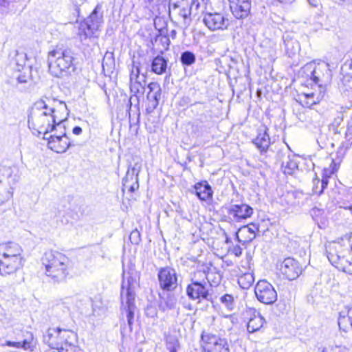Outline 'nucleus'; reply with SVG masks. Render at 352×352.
<instances>
[{
  "label": "nucleus",
  "instance_id": "obj_1",
  "mask_svg": "<svg viewBox=\"0 0 352 352\" xmlns=\"http://www.w3.org/2000/svg\"><path fill=\"white\" fill-rule=\"evenodd\" d=\"M54 108H50L43 100L34 103L28 115V127L35 135L43 133L44 137L56 127H62L63 119L56 114Z\"/></svg>",
  "mask_w": 352,
  "mask_h": 352
},
{
  "label": "nucleus",
  "instance_id": "obj_2",
  "mask_svg": "<svg viewBox=\"0 0 352 352\" xmlns=\"http://www.w3.org/2000/svg\"><path fill=\"white\" fill-rule=\"evenodd\" d=\"M42 263L45 274L55 283H61L71 277L72 261L65 254L57 251H49L44 254Z\"/></svg>",
  "mask_w": 352,
  "mask_h": 352
},
{
  "label": "nucleus",
  "instance_id": "obj_3",
  "mask_svg": "<svg viewBox=\"0 0 352 352\" xmlns=\"http://www.w3.org/2000/svg\"><path fill=\"white\" fill-rule=\"evenodd\" d=\"M74 52L70 49L56 48L48 52L49 72L54 77H67L76 69Z\"/></svg>",
  "mask_w": 352,
  "mask_h": 352
},
{
  "label": "nucleus",
  "instance_id": "obj_4",
  "mask_svg": "<svg viewBox=\"0 0 352 352\" xmlns=\"http://www.w3.org/2000/svg\"><path fill=\"white\" fill-rule=\"evenodd\" d=\"M101 10L102 7L97 6L91 14L80 23L78 34L82 38L91 37L98 30L102 23V16L98 13V10Z\"/></svg>",
  "mask_w": 352,
  "mask_h": 352
},
{
  "label": "nucleus",
  "instance_id": "obj_5",
  "mask_svg": "<svg viewBox=\"0 0 352 352\" xmlns=\"http://www.w3.org/2000/svg\"><path fill=\"white\" fill-rule=\"evenodd\" d=\"M160 287L166 292H173L178 286V274L169 266L162 267L157 273Z\"/></svg>",
  "mask_w": 352,
  "mask_h": 352
},
{
  "label": "nucleus",
  "instance_id": "obj_6",
  "mask_svg": "<svg viewBox=\"0 0 352 352\" xmlns=\"http://www.w3.org/2000/svg\"><path fill=\"white\" fill-rule=\"evenodd\" d=\"M254 293L257 300L265 305H272L277 300L276 291L273 285L265 280H261L256 283Z\"/></svg>",
  "mask_w": 352,
  "mask_h": 352
},
{
  "label": "nucleus",
  "instance_id": "obj_7",
  "mask_svg": "<svg viewBox=\"0 0 352 352\" xmlns=\"http://www.w3.org/2000/svg\"><path fill=\"white\" fill-rule=\"evenodd\" d=\"M210 287L208 281L203 280L202 281L192 280L191 283L186 287V295L192 300H209L211 295L209 294V287Z\"/></svg>",
  "mask_w": 352,
  "mask_h": 352
},
{
  "label": "nucleus",
  "instance_id": "obj_8",
  "mask_svg": "<svg viewBox=\"0 0 352 352\" xmlns=\"http://www.w3.org/2000/svg\"><path fill=\"white\" fill-rule=\"evenodd\" d=\"M202 347L204 352H229L228 344L226 339L215 335L203 333L201 335Z\"/></svg>",
  "mask_w": 352,
  "mask_h": 352
},
{
  "label": "nucleus",
  "instance_id": "obj_9",
  "mask_svg": "<svg viewBox=\"0 0 352 352\" xmlns=\"http://www.w3.org/2000/svg\"><path fill=\"white\" fill-rule=\"evenodd\" d=\"M305 69L310 71V78L319 87L322 86V82H325L329 80L330 69L329 65L324 62L315 65L314 63H308L305 65Z\"/></svg>",
  "mask_w": 352,
  "mask_h": 352
},
{
  "label": "nucleus",
  "instance_id": "obj_10",
  "mask_svg": "<svg viewBox=\"0 0 352 352\" xmlns=\"http://www.w3.org/2000/svg\"><path fill=\"white\" fill-rule=\"evenodd\" d=\"M279 270L288 280L297 278L302 272V267L296 259L288 257L280 263Z\"/></svg>",
  "mask_w": 352,
  "mask_h": 352
},
{
  "label": "nucleus",
  "instance_id": "obj_11",
  "mask_svg": "<svg viewBox=\"0 0 352 352\" xmlns=\"http://www.w3.org/2000/svg\"><path fill=\"white\" fill-rule=\"evenodd\" d=\"M138 285L136 276L133 272L125 273L123 272V280L120 293L121 302L124 303L125 298H135V289Z\"/></svg>",
  "mask_w": 352,
  "mask_h": 352
},
{
  "label": "nucleus",
  "instance_id": "obj_12",
  "mask_svg": "<svg viewBox=\"0 0 352 352\" xmlns=\"http://www.w3.org/2000/svg\"><path fill=\"white\" fill-rule=\"evenodd\" d=\"M140 63L133 60L130 74V88L131 92L138 94L144 89L146 76L140 74Z\"/></svg>",
  "mask_w": 352,
  "mask_h": 352
},
{
  "label": "nucleus",
  "instance_id": "obj_13",
  "mask_svg": "<svg viewBox=\"0 0 352 352\" xmlns=\"http://www.w3.org/2000/svg\"><path fill=\"white\" fill-rule=\"evenodd\" d=\"M43 138L48 140V147L57 153H65L72 146L65 131L59 135L54 134L50 135V137H43Z\"/></svg>",
  "mask_w": 352,
  "mask_h": 352
},
{
  "label": "nucleus",
  "instance_id": "obj_14",
  "mask_svg": "<svg viewBox=\"0 0 352 352\" xmlns=\"http://www.w3.org/2000/svg\"><path fill=\"white\" fill-rule=\"evenodd\" d=\"M141 168V164L138 162L133 167H129L126 174L122 179L123 190L128 189L129 191L133 192L139 188L138 175Z\"/></svg>",
  "mask_w": 352,
  "mask_h": 352
},
{
  "label": "nucleus",
  "instance_id": "obj_15",
  "mask_svg": "<svg viewBox=\"0 0 352 352\" xmlns=\"http://www.w3.org/2000/svg\"><path fill=\"white\" fill-rule=\"evenodd\" d=\"M205 25L212 31L226 30L229 25V20L220 13H206L203 19Z\"/></svg>",
  "mask_w": 352,
  "mask_h": 352
},
{
  "label": "nucleus",
  "instance_id": "obj_16",
  "mask_svg": "<svg viewBox=\"0 0 352 352\" xmlns=\"http://www.w3.org/2000/svg\"><path fill=\"white\" fill-rule=\"evenodd\" d=\"M348 243L349 251V255H346L343 253V256H340L338 253H333L328 252L327 257L330 263L336 266L337 268L342 269L344 271V266L348 265L351 261L352 257V233L348 236L347 240L344 241V245L345 243Z\"/></svg>",
  "mask_w": 352,
  "mask_h": 352
},
{
  "label": "nucleus",
  "instance_id": "obj_17",
  "mask_svg": "<svg viewBox=\"0 0 352 352\" xmlns=\"http://www.w3.org/2000/svg\"><path fill=\"white\" fill-rule=\"evenodd\" d=\"M228 214L236 222L250 218L253 214V208L248 204H233L228 209Z\"/></svg>",
  "mask_w": 352,
  "mask_h": 352
},
{
  "label": "nucleus",
  "instance_id": "obj_18",
  "mask_svg": "<svg viewBox=\"0 0 352 352\" xmlns=\"http://www.w3.org/2000/svg\"><path fill=\"white\" fill-rule=\"evenodd\" d=\"M149 91L147 94V102L146 111L147 113H152L159 104L161 98L162 90L160 84L155 82L148 85Z\"/></svg>",
  "mask_w": 352,
  "mask_h": 352
},
{
  "label": "nucleus",
  "instance_id": "obj_19",
  "mask_svg": "<svg viewBox=\"0 0 352 352\" xmlns=\"http://www.w3.org/2000/svg\"><path fill=\"white\" fill-rule=\"evenodd\" d=\"M23 266V258H0V274L2 276L11 275Z\"/></svg>",
  "mask_w": 352,
  "mask_h": 352
},
{
  "label": "nucleus",
  "instance_id": "obj_20",
  "mask_svg": "<svg viewBox=\"0 0 352 352\" xmlns=\"http://www.w3.org/2000/svg\"><path fill=\"white\" fill-rule=\"evenodd\" d=\"M278 156L281 162V168L285 174L292 175L298 168L297 157L290 151H280Z\"/></svg>",
  "mask_w": 352,
  "mask_h": 352
},
{
  "label": "nucleus",
  "instance_id": "obj_21",
  "mask_svg": "<svg viewBox=\"0 0 352 352\" xmlns=\"http://www.w3.org/2000/svg\"><path fill=\"white\" fill-rule=\"evenodd\" d=\"M23 250L16 243L9 241L0 244V258H23Z\"/></svg>",
  "mask_w": 352,
  "mask_h": 352
},
{
  "label": "nucleus",
  "instance_id": "obj_22",
  "mask_svg": "<svg viewBox=\"0 0 352 352\" xmlns=\"http://www.w3.org/2000/svg\"><path fill=\"white\" fill-rule=\"evenodd\" d=\"M61 329L50 328L43 335V342L50 348L57 349L63 344L60 340Z\"/></svg>",
  "mask_w": 352,
  "mask_h": 352
},
{
  "label": "nucleus",
  "instance_id": "obj_23",
  "mask_svg": "<svg viewBox=\"0 0 352 352\" xmlns=\"http://www.w3.org/2000/svg\"><path fill=\"white\" fill-rule=\"evenodd\" d=\"M194 192L201 200L206 201L212 198L213 191L206 181H201L193 186Z\"/></svg>",
  "mask_w": 352,
  "mask_h": 352
},
{
  "label": "nucleus",
  "instance_id": "obj_24",
  "mask_svg": "<svg viewBox=\"0 0 352 352\" xmlns=\"http://www.w3.org/2000/svg\"><path fill=\"white\" fill-rule=\"evenodd\" d=\"M230 8L232 14L236 19H243L246 17L250 11L251 4L250 3H237L235 1H232V3H230Z\"/></svg>",
  "mask_w": 352,
  "mask_h": 352
},
{
  "label": "nucleus",
  "instance_id": "obj_25",
  "mask_svg": "<svg viewBox=\"0 0 352 352\" xmlns=\"http://www.w3.org/2000/svg\"><path fill=\"white\" fill-rule=\"evenodd\" d=\"M285 52L289 57H294L298 54L300 46L298 41L292 38L289 34H284L283 36Z\"/></svg>",
  "mask_w": 352,
  "mask_h": 352
},
{
  "label": "nucleus",
  "instance_id": "obj_26",
  "mask_svg": "<svg viewBox=\"0 0 352 352\" xmlns=\"http://www.w3.org/2000/svg\"><path fill=\"white\" fill-rule=\"evenodd\" d=\"M160 298L159 307L162 311H166L175 308L177 300L174 294H160Z\"/></svg>",
  "mask_w": 352,
  "mask_h": 352
},
{
  "label": "nucleus",
  "instance_id": "obj_27",
  "mask_svg": "<svg viewBox=\"0 0 352 352\" xmlns=\"http://www.w3.org/2000/svg\"><path fill=\"white\" fill-rule=\"evenodd\" d=\"M123 307L122 314L124 311L126 313V317L130 330H132V324L134 318V312L136 309L135 305V298H125L124 305L122 304Z\"/></svg>",
  "mask_w": 352,
  "mask_h": 352
},
{
  "label": "nucleus",
  "instance_id": "obj_28",
  "mask_svg": "<svg viewBox=\"0 0 352 352\" xmlns=\"http://www.w3.org/2000/svg\"><path fill=\"white\" fill-rule=\"evenodd\" d=\"M14 78L16 80V86L22 84H27L29 82L34 80V76L32 74V67L29 65L27 67L21 69V72L15 71Z\"/></svg>",
  "mask_w": 352,
  "mask_h": 352
},
{
  "label": "nucleus",
  "instance_id": "obj_29",
  "mask_svg": "<svg viewBox=\"0 0 352 352\" xmlns=\"http://www.w3.org/2000/svg\"><path fill=\"white\" fill-rule=\"evenodd\" d=\"M252 142L258 148L261 153L266 152L270 144V140L267 129L261 133H258L256 138L253 140Z\"/></svg>",
  "mask_w": 352,
  "mask_h": 352
},
{
  "label": "nucleus",
  "instance_id": "obj_30",
  "mask_svg": "<svg viewBox=\"0 0 352 352\" xmlns=\"http://www.w3.org/2000/svg\"><path fill=\"white\" fill-rule=\"evenodd\" d=\"M167 62V60L162 56H155L151 63V72L158 75L165 73Z\"/></svg>",
  "mask_w": 352,
  "mask_h": 352
},
{
  "label": "nucleus",
  "instance_id": "obj_31",
  "mask_svg": "<svg viewBox=\"0 0 352 352\" xmlns=\"http://www.w3.org/2000/svg\"><path fill=\"white\" fill-rule=\"evenodd\" d=\"M27 60L28 58L25 53L16 51L12 59L11 65L16 72H21V69L28 67L25 65Z\"/></svg>",
  "mask_w": 352,
  "mask_h": 352
},
{
  "label": "nucleus",
  "instance_id": "obj_32",
  "mask_svg": "<svg viewBox=\"0 0 352 352\" xmlns=\"http://www.w3.org/2000/svg\"><path fill=\"white\" fill-rule=\"evenodd\" d=\"M265 319L258 312H254V316L249 320L247 329L250 333L258 331L263 325Z\"/></svg>",
  "mask_w": 352,
  "mask_h": 352
},
{
  "label": "nucleus",
  "instance_id": "obj_33",
  "mask_svg": "<svg viewBox=\"0 0 352 352\" xmlns=\"http://www.w3.org/2000/svg\"><path fill=\"white\" fill-rule=\"evenodd\" d=\"M76 340V334L73 331L67 329H61L60 340L63 346L66 344H75Z\"/></svg>",
  "mask_w": 352,
  "mask_h": 352
},
{
  "label": "nucleus",
  "instance_id": "obj_34",
  "mask_svg": "<svg viewBox=\"0 0 352 352\" xmlns=\"http://www.w3.org/2000/svg\"><path fill=\"white\" fill-rule=\"evenodd\" d=\"M196 56L195 54L190 51H185L181 54L180 61L183 65L191 66L195 63Z\"/></svg>",
  "mask_w": 352,
  "mask_h": 352
},
{
  "label": "nucleus",
  "instance_id": "obj_35",
  "mask_svg": "<svg viewBox=\"0 0 352 352\" xmlns=\"http://www.w3.org/2000/svg\"><path fill=\"white\" fill-rule=\"evenodd\" d=\"M328 185V179L323 178L322 180L316 179L314 180L313 193L320 195Z\"/></svg>",
  "mask_w": 352,
  "mask_h": 352
},
{
  "label": "nucleus",
  "instance_id": "obj_36",
  "mask_svg": "<svg viewBox=\"0 0 352 352\" xmlns=\"http://www.w3.org/2000/svg\"><path fill=\"white\" fill-rule=\"evenodd\" d=\"M254 280L253 275L250 273H247L239 278L238 283L243 289H248L252 285Z\"/></svg>",
  "mask_w": 352,
  "mask_h": 352
},
{
  "label": "nucleus",
  "instance_id": "obj_37",
  "mask_svg": "<svg viewBox=\"0 0 352 352\" xmlns=\"http://www.w3.org/2000/svg\"><path fill=\"white\" fill-rule=\"evenodd\" d=\"M14 0H0V14L7 15L11 12Z\"/></svg>",
  "mask_w": 352,
  "mask_h": 352
},
{
  "label": "nucleus",
  "instance_id": "obj_38",
  "mask_svg": "<svg viewBox=\"0 0 352 352\" xmlns=\"http://www.w3.org/2000/svg\"><path fill=\"white\" fill-rule=\"evenodd\" d=\"M220 301L228 310L232 311L234 307V299L230 294H225L220 298Z\"/></svg>",
  "mask_w": 352,
  "mask_h": 352
},
{
  "label": "nucleus",
  "instance_id": "obj_39",
  "mask_svg": "<svg viewBox=\"0 0 352 352\" xmlns=\"http://www.w3.org/2000/svg\"><path fill=\"white\" fill-rule=\"evenodd\" d=\"M155 42L160 43L162 45V48L160 49V52L162 53L168 49L170 40L167 36H163L161 34L157 35L155 38Z\"/></svg>",
  "mask_w": 352,
  "mask_h": 352
},
{
  "label": "nucleus",
  "instance_id": "obj_40",
  "mask_svg": "<svg viewBox=\"0 0 352 352\" xmlns=\"http://www.w3.org/2000/svg\"><path fill=\"white\" fill-rule=\"evenodd\" d=\"M301 97L304 98L302 101L304 102V105L307 107H311L312 105L316 104L317 102V101L314 99V93L302 94Z\"/></svg>",
  "mask_w": 352,
  "mask_h": 352
},
{
  "label": "nucleus",
  "instance_id": "obj_41",
  "mask_svg": "<svg viewBox=\"0 0 352 352\" xmlns=\"http://www.w3.org/2000/svg\"><path fill=\"white\" fill-rule=\"evenodd\" d=\"M179 347V343L176 338L168 337L166 339V348L170 352H177Z\"/></svg>",
  "mask_w": 352,
  "mask_h": 352
},
{
  "label": "nucleus",
  "instance_id": "obj_42",
  "mask_svg": "<svg viewBox=\"0 0 352 352\" xmlns=\"http://www.w3.org/2000/svg\"><path fill=\"white\" fill-rule=\"evenodd\" d=\"M318 352H349L348 349L341 346L318 348Z\"/></svg>",
  "mask_w": 352,
  "mask_h": 352
},
{
  "label": "nucleus",
  "instance_id": "obj_43",
  "mask_svg": "<svg viewBox=\"0 0 352 352\" xmlns=\"http://www.w3.org/2000/svg\"><path fill=\"white\" fill-rule=\"evenodd\" d=\"M6 172L8 178L12 179L14 182H16L19 180V175H18L19 170L17 167H9L6 169Z\"/></svg>",
  "mask_w": 352,
  "mask_h": 352
},
{
  "label": "nucleus",
  "instance_id": "obj_44",
  "mask_svg": "<svg viewBox=\"0 0 352 352\" xmlns=\"http://www.w3.org/2000/svg\"><path fill=\"white\" fill-rule=\"evenodd\" d=\"M6 345L11 347L24 348L26 349L30 346V342L27 340H23V342L7 341L6 342Z\"/></svg>",
  "mask_w": 352,
  "mask_h": 352
},
{
  "label": "nucleus",
  "instance_id": "obj_45",
  "mask_svg": "<svg viewBox=\"0 0 352 352\" xmlns=\"http://www.w3.org/2000/svg\"><path fill=\"white\" fill-rule=\"evenodd\" d=\"M191 8L186 3L179 10V14L182 16L184 19H188L190 15Z\"/></svg>",
  "mask_w": 352,
  "mask_h": 352
},
{
  "label": "nucleus",
  "instance_id": "obj_46",
  "mask_svg": "<svg viewBox=\"0 0 352 352\" xmlns=\"http://www.w3.org/2000/svg\"><path fill=\"white\" fill-rule=\"evenodd\" d=\"M129 240L133 244H138L141 241L140 233L137 229L131 232Z\"/></svg>",
  "mask_w": 352,
  "mask_h": 352
},
{
  "label": "nucleus",
  "instance_id": "obj_47",
  "mask_svg": "<svg viewBox=\"0 0 352 352\" xmlns=\"http://www.w3.org/2000/svg\"><path fill=\"white\" fill-rule=\"evenodd\" d=\"M76 346L74 344H66L63 346V344L59 346L57 351H54L53 352H76Z\"/></svg>",
  "mask_w": 352,
  "mask_h": 352
},
{
  "label": "nucleus",
  "instance_id": "obj_48",
  "mask_svg": "<svg viewBox=\"0 0 352 352\" xmlns=\"http://www.w3.org/2000/svg\"><path fill=\"white\" fill-rule=\"evenodd\" d=\"M229 251L236 257H239L242 254V248L239 245H234Z\"/></svg>",
  "mask_w": 352,
  "mask_h": 352
},
{
  "label": "nucleus",
  "instance_id": "obj_49",
  "mask_svg": "<svg viewBox=\"0 0 352 352\" xmlns=\"http://www.w3.org/2000/svg\"><path fill=\"white\" fill-rule=\"evenodd\" d=\"M184 3L185 2L184 1H179L177 3L170 2L169 9L170 10H179Z\"/></svg>",
  "mask_w": 352,
  "mask_h": 352
},
{
  "label": "nucleus",
  "instance_id": "obj_50",
  "mask_svg": "<svg viewBox=\"0 0 352 352\" xmlns=\"http://www.w3.org/2000/svg\"><path fill=\"white\" fill-rule=\"evenodd\" d=\"M245 228H247L248 231L253 234L252 239H254L256 236L255 232L258 229V226L256 224H251L245 227ZM250 239H252V238Z\"/></svg>",
  "mask_w": 352,
  "mask_h": 352
},
{
  "label": "nucleus",
  "instance_id": "obj_51",
  "mask_svg": "<svg viewBox=\"0 0 352 352\" xmlns=\"http://www.w3.org/2000/svg\"><path fill=\"white\" fill-rule=\"evenodd\" d=\"M344 272L352 274V257L350 263L348 265H345L344 266Z\"/></svg>",
  "mask_w": 352,
  "mask_h": 352
},
{
  "label": "nucleus",
  "instance_id": "obj_52",
  "mask_svg": "<svg viewBox=\"0 0 352 352\" xmlns=\"http://www.w3.org/2000/svg\"><path fill=\"white\" fill-rule=\"evenodd\" d=\"M82 131V130L81 127H80L78 126L74 127L73 130H72L73 133L75 135H77L81 134Z\"/></svg>",
  "mask_w": 352,
  "mask_h": 352
},
{
  "label": "nucleus",
  "instance_id": "obj_53",
  "mask_svg": "<svg viewBox=\"0 0 352 352\" xmlns=\"http://www.w3.org/2000/svg\"><path fill=\"white\" fill-rule=\"evenodd\" d=\"M307 1L312 7H317L318 5V0H307Z\"/></svg>",
  "mask_w": 352,
  "mask_h": 352
},
{
  "label": "nucleus",
  "instance_id": "obj_54",
  "mask_svg": "<svg viewBox=\"0 0 352 352\" xmlns=\"http://www.w3.org/2000/svg\"><path fill=\"white\" fill-rule=\"evenodd\" d=\"M277 1L284 3V4H289L294 2L295 0H276Z\"/></svg>",
  "mask_w": 352,
  "mask_h": 352
},
{
  "label": "nucleus",
  "instance_id": "obj_55",
  "mask_svg": "<svg viewBox=\"0 0 352 352\" xmlns=\"http://www.w3.org/2000/svg\"><path fill=\"white\" fill-rule=\"evenodd\" d=\"M320 212V210L319 209H317V208H313V209L311 210V214H312V215H315V214H316V212Z\"/></svg>",
  "mask_w": 352,
  "mask_h": 352
},
{
  "label": "nucleus",
  "instance_id": "obj_56",
  "mask_svg": "<svg viewBox=\"0 0 352 352\" xmlns=\"http://www.w3.org/2000/svg\"><path fill=\"white\" fill-rule=\"evenodd\" d=\"M331 165H333V167L332 170L329 171V173H330V174L333 173H334V171H335L334 168H335L336 165H335V164H334V162H333V161H332L331 166Z\"/></svg>",
  "mask_w": 352,
  "mask_h": 352
},
{
  "label": "nucleus",
  "instance_id": "obj_57",
  "mask_svg": "<svg viewBox=\"0 0 352 352\" xmlns=\"http://www.w3.org/2000/svg\"><path fill=\"white\" fill-rule=\"evenodd\" d=\"M348 209L350 210L351 213L352 214V206H349Z\"/></svg>",
  "mask_w": 352,
  "mask_h": 352
},
{
  "label": "nucleus",
  "instance_id": "obj_58",
  "mask_svg": "<svg viewBox=\"0 0 352 352\" xmlns=\"http://www.w3.org/2000/svg\"><path fill=\"white\" fill-rule=\"evenodd\" d=\"M226 243H229V242H230V239H229V238H228V237L226 238Z\"/></svg>",
  "mask_w": 352,
  "mask_h": 352
}]
</instances>
